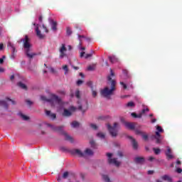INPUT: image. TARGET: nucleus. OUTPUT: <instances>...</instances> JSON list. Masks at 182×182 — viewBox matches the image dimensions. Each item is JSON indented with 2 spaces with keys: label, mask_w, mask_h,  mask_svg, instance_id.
Listing matches in <instances>:
<instances>
[{
  "label": "nucleus",
  "mask_w": 182,
  "mask_h": 182,
  "mask_svg": "<svg viewBox=\"0 0 182 182\" xmlns=\"http://www.w3.org/2000/svg\"><path fill=\"white\" fill-rule=\"evenodd\" d=\"M111 75L107 77L108 81L111 83L110 86L105 87L104 88L101 89L100 93L102 97H106V99H110L111 96H113V92L116 90V81L114 80H112L111 76H114V73H113L112 70H110Z\"/></svg>",
  "instance_id": "obj_1"
},
{
  "label": "nucleus",
  "mask_w": 182,
  "mask_h": 182,
  "mask_svg": "<svg viewBox=\"0 0 182 182\" xmlns=\"http://www.w3.org/2000/svg\"><path fill=\"white\" fill-rule=\"evenodd\" d=\"M23 42V46L24 48V52L28 58L32 59L33 56H36V53H31L32 52V44H31V41L29 40V37L28 36H25L24 38L18 41V43H21Z\"/></svg>",
  "instance_id": "obj_2"
},
{
  "label": "nucleus",
  "mask_w": 182,
  "mask_h": 182,
  "mask_svg": "<svg viewBox=\"0 0 182 182\" xmlns=\"http://www.w3.org/2000/svg\"><path fill=\"white\" fill-rule=\"evenodd\" d=\"M66 103L62 101V104H57L55 105V107L57 109H63L62 116L64 117H70L77 110V108L75 106H70L68 108H66Z\"/></svg>",
  "instance_id": "obj_3"
},
{
  "label": "nucleus",
  "mask_w": 182,
  "mask_h": 182,
  "mask_svg": "<svg viewBox=\"0 0 182 182\" xmlns=\"http://www.w3.org/2000/svg\"><path fill=\"white\" fill-rule=\"evenodd\" d=\"M50 100H48L46 97L42 95L41 96V100L43 102H50L53 107H55L57 105H62V98L58 97V95L50 94Z\"/></svg>",
  "instance_id": "obj_4"
},
{
  "label": "nucleus",
  "mask_w": 182,
  "mask_h": 182,
  "mask_svg": "<svg viewBox=\"0 0 182 182\" xmlns=\"http://www.w3.org/2000/svg\"><path fill=\"white\" fill-rule=\"evenodd\" d=\"M77 110H80L82 114L86 113L87 112V109H89V104L87 103V100L86 99H79L77 101Z\"/></svg>",
  "instance_id": "obj_5"
},
{
  "label": "nucleus",
  "mask_w": 182,
  "mask_h": 182,
  "mask_svg": "<svg viewBox=\"0 0 182 182\" xmlns=\"http://www.w3.org/2000/svg\"><path fill=\"white\" fill-rule=\"evenodd\" d=\"M106 127L112 137H116L117 136L119 129H120V124L118 122H114L112 127L110 125V124H107Z\"/></svg>",
  "instance_id": "obj_6"
},
{
  "label": "nucleus",
  "mask_w": 182,
  "mask_h": 182,
  "mask_svg": "<svg viewBox=\"0 0 182 182\" xmlns=\"http://www.w3.org/2000/svg\"><path fill=\"white\" fill-rule=\"evenodd\" d=\"M114 155L112 153H107V161L109 164H113L116 167H119L122 162L117 160V159L113 158Z\"/></svg>",
  "instance_id": "obj_7"
},
{
  "label": "nucleus",
  "mask_w": 182,
  "mask_h": 182,
  "mask_svg": "<svg viewBox=\"0 0 182 182\" xmlns=\"http://www.w3.org/2000/svg\"><path fill=\"white\" fill-rule=\"evenodd\" d=\"M124 126L125 127H127V129H129L130 130H134V132H136V130H139V129L141 127V126L136 127V124L133 122H125Z\"/></svg>",
  "instance_id": "obj_8"
},
{
  "label": "nucleus",
  "mask_w": 182,
  "mask_h": 182,
  "mask_svg": "<svg viewBox=\"0 0 182 182\" xmlns=\"http://www.w3.org/2000/svg\"><path fill=\"white\" fill-rule=\"evenodd\" d=\"M72 154L74 156H77V157H82L85 159V153L84 151L79 149H75L72 151Z\"/></svg>",
  "instance_id": "obj_9"
},
{
  "label": "nucleus",
  "mask_w": 182,
  "mask_h": 182,
  "mask_svg": "<svg viewBox=\"0 0 182 182\" xmlns=\"http://www.w3.org/2000/svg\"><path fill=\"white\" fill-rule=\"evenodd\" d=\"M8 48H9L10 49H11V59H15L16 55L15 53H16V48H15V46H14V44H12V43L9 42L8 43Z\"/></svg>",
  "instance_id": "obj_10"
},
{
  "label": "nucleus",
  "mask_w": 182,
  "mask_h": 182,
  "mask_svg": "<svg viewBox=\"0 0 182 182\" xmlns=\"http://www.w3.org/2000/svg\"><path fill=\"white\" fill-rule=\"evenodd\" d=\"M95 154V152L90 148H86L84 150V159H87V157H92Z\"/></svg>",
  "instance_id": "obj_11"
},
{
  "label": "nucleus",
  "mask_w": 182,
  "mask_h": 182,
  "mask_svg": "<svg viewBox=\"0 0 182 182\" xmlns=\"http://www.w3.org/2000/svg\"><path fill=\"white\" fill-rule=\"evenodd\" d=\"M60 59H63L64 56H66V46L65 44H61V46L60 47Z\"/></svg>",
  "instance_id": "obj_12"
},
{
  "label": "nucleus",
  "mask_w": 182,
  "mask_h": 182,
  "mask_svg": "<svg viewBox=\"0 0 182 182\" xmlns=\"http://www.w3.org/2000/svg\"><path fill=\"white\" fill-rule=\"evenodd\" d=\"M33 26H36L35 31L38 38H39V39H43V38H45V35L42 34V33L39 31L38 25L34 23Z\"/></svg>",
  "instance_id": "obj_13"
},
{
  "label": "nucleus",
  "mask_w": 182,
  "mask_h": 182,
  "mask_svg": "<svg viewBox=\"0 0 182 182\" xmlns=\"http://www.w3.org/2000/svg\"><path fill=\"white\" fill-rule=\"evenodd\" d=\"M152 139H155L158 144L161 143V135H160V132L158 131L155 132V135L152 136Z\"/></svg>",
  "instance_id": "obj_14"
},
{
  "label": "nucleus",
  "mask_w": 182,
  "mask_h": 182,
  "mask_svg": "<svg viewBox=\"0 0 182 182\" xmlns=\"http://www.w3.org/2000/svg\"><path fill=\"white\" fill-rule=\"evenodd\" d=\"M136 134H140L141 137L144 139V140H147L149 139V135L146 134L145 132H143L142 131H140L139 129H135Z\"/></svg>",
  "instance_id": "obj_15"
},
{
  "label": "nucleus",
  "mask_w": 182,
  "mask_h": 182,
  "mask_svg": "<svg viewBox=\"0 0 182 182\" xmlns=\"http://www.w3.org/2000/svg\"><path fill=\"white\" fill-rule=\"evenodd\" d=\"M166 156L168 160H171V159H174V156L171 154V149L170 147H167V151L166 152Z\"/></svg>",
  "instance_id": "obj_16"
},
{
  "label": "nucleus",
  "mask_w": 182,
  "mask_h": 182,
  "mask_svg": "<svg viewBox=\"0 0 182 182\" xmlns=\"http://www.w3.org/2000/svg\"><path fill=\"white\" fill-rule=\"evenodd\" d=\"M46 114L48 116V117L52 119L53 120L56 119V114L52 113L50 110L46 109Z\"/></svg>",
  "instance_id": "obj_17"
},
{
  "label": "nucleus",
  "mask_w": 182,
  "mask_h": 182,
  "mask_svg": "<svg viewBox=\"0 0 182 182\" xmlns=\"http://www.w3.org/2000/svg\"><path fill=\"white\" fill-rule=\"evenodd\" d=\"M96 136L101 140H105L106 139V134L105 132H99L96 134Z\"/></svg>",
  "instance_id": "obj_18"
},
{
  "label": "nucleus",
  "mask_w": 182,
  "mask_h": 182,
  "mask_svg": "<svg viewBox=\"0 0 182 182\" xmlns=\"http://www.w3.org/2000/svg\"><path fill=\"white\" fill-rule=\"evenodd\" d=\"M78 38L80 41L78 48L80 49V50H85L86 48L85 47H82V39H85V36L78 35Z\"/></svg>",
  "instance_id": "obj_19"
},
{
  "label": "nucleus",
  "mask_w": 182,
  "mask_h": 182,
  "mask_svg": "<svg viewBox=\"0 0 182 182\" xmlns=\"http://www.w3.org/2000/svg\"><path fill=\"white\" fill-rule=\"evenodd\" d=\"M17 85L18 86V87L23 89V90H28V87L26 86V85H25V83L22 82H18L17 83Z\"/></svg>",
  "instance_id": "obj_20"
},
{
  "label": "nucleus",
  "mask_w": 182,
  "mask_h": 182,
  "mask_svg": "<svg viewBox=\"0 0 182 182\" xmlns=\"http://www.w3.org/2000/svg\"><path fill=\"white\" fill-rule=\"evenodd\" d=\"M18 116L21 117V119H22V120L28 121L31 119L29 117H28L26 114L23 113H19Z\"/></svg>",
  "instance_id": "obj_21"
},
{
  "label": "nucleus",
  "mask_w": 182,
  "mask_h": 182,
  "mask_svg": "<svg viewBox=\"0 0 182 182\" xmlns=\"http://www.w3.org/2000/svg\"><path fill=\"white\" fill-rule=\"evenodd\" d=\"M129 139H130L134 149H136L138 147V145H137V141H136V139H133V137L132 136H129Z\"/></svg>",
  "instance_id": "obj_22"
},
{
  "label": "nucleus",
  "mask_w": 182,
  "mask_h": 182,
  "mask_svg": "<svg viewBox=\"0 0 182 182\" xmlns=\"http://www.w3.org/2000/svg\"><path fill=\"white\" fill-rule=\"evenodd\" d=\"M70 125L73 129H77V127H79L80 126V123H79V122L77 121H73L70 123Z\"/></svg>",
  "instance_id": "obj_23"
},
{
  "label": "nucleus",
  "mask_w": 182,
  "mask_h": 182,
  "mask_svg": "<svg viewBox=\"0 0 182 182\" xmlns=\"http://www.w3.org/2000/svg\"><path fill=\"white\" fill-rule=\"evenodd\" d=\"M63 70H64V75H69V66L68 65H63Z\"/></svg>",
  "instance_id": "obj_24"
},
{
  "label": "nucleus",
  "mask_w": 182,
  "mask_h": 182,
  "mask_svg": "<svg viewBox=\"0 0 182 182\" xmlns=\"http://www.w3.org/2000/svg\"><path fill=\"white\" fill-rule=\"evenodd\" d=\"M102 180H104L105 182H112L110 180V178L109 177V175H107V174H102Z\"/></svg>",
  "instance_id": "obj_25"
},
{
  "label": "nucleus",
  "mask_w": 182,
  "mask_h": 182,
  "mask_svg": "<svg viewBox=\"0 0 182 182\" xmlns=\"http://www.w3.org/2000/svg\"><path fill=\"white\" fill-rule=\"evenodd\" d=\"M161 179L164 180L165 181H169V182L172 181L171 177L168 175L162 176Z\"/></svg>",
  "instance_id": "obj_26"
},
{
  "label": "nucleus",
  "mask_w": 182,
  "mask_h": 182,
  "mask_svg": "<svg viewBox=\"0 0 182 182\" xmlns=\"http://www.w3.org/2000/svg\"><path fill=\"white\" fill-rule=\"evenodd\" d=\"M109 59L111 63H116V62L119 61V59H117V58H116V56H114V55L109 56Z\"/></svg>",
  "instance_id": "obj_27"
},
{
  "label": "nucleus",
  "mask_w": 182,
  "mask_h": 182,
  "mask_svg": "<svg viewBox=\"0 0 182 182\" xmlns=\"http://www.w3.org/2000/svg\"><path fill=\"white\" fill-rule=\"evenodd\" d=\"M135 162L139 164L144 163V158L140 156L136 157Z\"/></svg>",
  "instance_id": "obj_28"
},
{
  "label": "nucleus",
  "mask_w": 182,
  "mask_h": 182,
  "mask_svg": "<svg viewBox=\"0 0 182 182\" xmlns=\"http://www.w3.org/2000/svg\"><path fill=\"white\" fill-rule=\"evenodd\" d=\"M51 28L53 31H56V26H58V23L56 21H53V20H51Z\"/></svg>",
  "instance_id": "obj_29"
},
{
  "label": "nucleus",
  "mask_w": 182,
  "mask_h": 182,
  "mask_svg": "<svg viewBox=\"0 0 182 182\" xmlns=\"http://www.w3.org/2000/svg\"><path fill=\"white\" fill-rule=\"evenodd\" d=\"M21 78V76L19 75H11L10 80L14 81L15 79L16 80H18Z\"/></svg>",
  "instance_id": "obj_30"
},
{
  "label": "nucleus",
  "mask_w": 182,
  "mask_h": 182,
  "mask_svg": "<svg viewBox=\"0 0 182 182\" xmlns=\"http://www.w3.org/2000/svg\"><path fill=\"white\" fill-rule=\"evenodd\" d=\"M65 140H68V141H73V139L72 138V136H70L68 134H65Z\"/></svg>",
  "instance_id": "obj_31"
},
{
  "label": "nucleus",
  "mask_w": 182,
  "mask_h": 182,
  "mask_svg": "<svg viewBox=\"0 0 182 182\" xmlns=\"http://www.w3.org/2000/svg\"><path fill=\"white\" fill-rule=\"evenodd\" d=\"M90 144L92 149H95V147H96V141H95V140L93 139H91L90 141Z\"/></svg>",
  "instance_id": "obj_32"
},
{
  "label": "nucleus",
  "mask_w": 182,
  "mask_h": 182,
  "mask_svg": "<svg viewBox=\"0 0 182 182\" xmlns=\"http://www.w3.org/2000/svg\"><path fill=\"white\" fill-rule=\"evenodd\" d=\"M75 97H77V99H80V91L79 90H77L75 92Z\"/></svg>",
  "instance_id": "obj_33"
},
{
  "label": "nucleus",
  "mask_w": 182,
  "mask_h": 182,
  "mask_svg": "<svg viewBox=\"0 0 182 182\" xmlns=\"http://www.w3.org/2000/svg\"><path fill=\"white\" fill-rule=\"evenodd\" d=\"M92 97H96L97 96V91L95 88H92Z\"/></svg>",
  "instance_id": "obj_34"
},
{
  "label": "nucleus",
  "mask_w": 182,
  "mask_h": 182,
  "mask_svg": "<svg viewBox=\"0 0 182 182\" xmlns=\"http://www.w3.org/2000/svg\"><path fill=\"white\" fill-rule=\"evenodd\" d=\"M90 126L93 130H97V129H99V127H97V125L95 124H90Z\"/></svg>",
  "instance_id": "obj_35"
},
{
  "label": "nucleus",
  "mask_w": 182,
  "mask_h": 182,
  "mask_svg": "<svg viewBox=\"0 0 182 182\" xmlns=\"http://www.w3.org/2000/svg\"><path fill=\"white\" fill-rule=\"evenodd\" d=\"M127 107H134V102H129L127 104Z\"/></svg>",
  "instance_id": "obj_36"
},
{
  "label": "nucleus",
  "mask_w": 182,
  "mask_h": 182,
  "mask_svg": "<svg viewBox=\"0 0 182 182\" xmlns=\"http://www.w3.org/2000/svg\"><path fill=\"white\" fill-rule=\"evenodd\" d=\"M153 150H154L155 154H160V151H161L160 149L154 148Z\"/></svg>",
  "instance_id": "obj_37"
},
{
  "label": "nucleus",
  "mask_w": 182,
  "mask_h": 182,
  "mask_svg": "<svg viewBox=\"0 0 182 182\" xmlns=\"http://www.w3.org/2000/svg\"><path fill=\"white\" fill-rule=\"evenodd\" d=\"M0 106H4L5 107H6V106H7L6 102H5L4 100H0Z\"/></svg>",
  "instance_id": "obj_38"
},
{
  "label": "nucleus",
  "mask_w": 182,
  "mask_h": 182,
  "mask_svg": "<svg viewBox=\"0 0 182 182\" xmlns=\"http://www.w3.org/2000/svg\"><path fill=\"white\" fill-rule=\"evenodd\" d=\"M26 104L28 105V106H32V105H33V102H32V101L27 100L26 101Z\"/></svg>",
  "instance_id": "obj_39"
},
{
  "label": "nucleus",
  "mask_w": 182,
  "mask_h": 182,
  "mask_svg": "<svg viewBox=\"0 0 182 182\" xmlns=\"http://www.w3.org/2000/svg\"><path fill=\"white\" fill-rule=\"evenodd\" d=\"M69 176V173L68 172H65L63 174V178H68V176Z\"/></svg>",
  "instance_id": "obj_40"
},
{
  "label": "nucleus",
  "mask_w": 182,
  "mask_h": 182,
  "mask_svg": "<svg viewBox=\"0 0 182 182\" xmlns=\"http://www.w3.org/2000/svg\"><path fill=\"white\" fill-rule=\"evenodd\" d=\"M120 85L124 87V89H127V85L124 82H120Z\"/></svg>",
  "instance_id": "obj_41"
},
{
  "label": "nucleus",
  "mask_w": 182,
  "mask_h": 182,
  "mask_svg": "<svg viewBox=\"0 0 182 182\" xmlns=\"http://www.w3.org/2000/svg\"><path fill=\"white\" fill-rule=\"evenodd\" d=\"M156 130H157V132H159V133H162V132H163V129L161 128V127H159V126L156 127Z\"/></svg>",
  "instance_id": "obj_42"
},
{
  "label": "nucleus",
  "mask_w": 182,
  "mask_h": 182,
  "mask_svg": "<svg viewBox=\"0 0 182 182\" xmlns=\"http://www.w3.org/2000/svg\"><path fill=\"white\" fill-rule=\"evenodd\" d=\"M67 35H72V30H70V28H67Z\"/></svg>",
  "instance_id": "obj_43"
},
{
  "label": "nucleus",
  "mask_w": 182,
  "mask_h": 182,
  "mask_svg": "<svg viewBox=\"0 0 182 182\" xmlns=\"http://www.w3.org/2000/svg\"><path fill=\"white\" fill-rule=\"evenodd\" d=\"M146 112H149V109L146 107V108H144L142 109V114H144V113H146Z\"/></svg>",
  "instance_id": "obj_44"
},
{
  "label": "nucleus",
  "mask_w": 182,
  "mask_h": 182,
  "mask_svg": "<svg viewBox=\"0 0 182 182\" xmlns=\"http://www.w3.org/2000/svg\"><path fill=\"white\" fill-rule=\"evenodd\" d=\"M82 84H83V80H79L77 82V85H78V86H80V85H82Z\"/></svg>",
  "instance_id": "obj_45"
},
{
  "label": "nucleus",
  "mask_w": 182,
  "mask_h": 182,
  "mask_svg": "<svg viewBox=\"0 0 182 182\" xmlns=\"http://www.w3.org/2000/svg\"><path fill=\"white\" fill-rule=\"evenodd\" d=\"M85 59H88V58H92V54H86L85 55Z\"/></svg>",
  "instance_id": "obj_46"
},
{
  "label": "nucleus",
  "mask_w": 182,
  "mask_h": 182,
  "mask_svg": "<svg viewBox=\"0 0 182 182\" xmlns=\"http://www.w3.org/2000/svg\"><path fill=\"white\" fill-rule=\"evenodd\" d=\"M131 115L132 116V117H134L135 119L137 118V115H136V114L134 113V112H132V113L131 114Z\"/></svg>",
  "instance_id": "obj_47"
},
{
  "label": "nucleus",
  "mask_w": 182,
  "mask_h": 182,
  "mask_svg": "<svg viewBox=\"0 0 182 182\" xmlns=\"http://www.w3.org/2000/svg\"><path fill=\"white\" fill-rule=\"evenodd\" d=\"M148 160H149V161H153V160H154V157H153V156H149V157L148 158Z\"/></svg>",
  "instance_id": "obj_48"
},
{
  "label": "nucleus",
  "mask_w": 182,
  "mask_h": 182,
  "mask_svg": "<svg viewBox=\"0 0 182 182\" xmlns=\"http://www.w3.org/2000/svg\"><path fill=\"white\" fill-rule=\"evenodd\" d=\"M118 156L119 157H123V152L122 151L118 152Z\"/></svg>",
  "instance_id": "obj_49"
},
{
  "label": "nucleus",
  "mask_w": 182,
  "mask_h": 182,
  "mask_svg": "<svg viewBox=\"0 0 182 182\" xmlns=\"http://www.w3.org/2000/svg\"><path fill=\"white\" fill-rule=\"evenodd\" d=\"M49 70L51 72V73H55V69H53V68H50Z\"/></svg>",
  "instance_id": "obj_50"
},
{
  "label": "nucleus",
  "mask_w": 182,
  "mask_h": 182,
  "mask_svg": "<svg viewBox=\"0 0 182 182\" xmlns=\"http://www.w3.org/2000/svg\"><path fill=\"white\" fill-rule=\"evenodd\" d=\"M176 171H177L178 173H182V169L180 168H178L176 169Z\"/></svg>",
  "instance_id": "obj_51"
},
{
  "label": "nucleus",
  "mask_w": 182,
  "mask_h": 182,
  "mask_svg": "<svg viewBox=\"0 0 182 182\" xmlns=\"http://www.w3.org/2000/svg\"><path fill=\"white\" fill-rule=\"evenodd\" d=\"M43 29H45L46 33H48V28H46V26H45V25L43 24Z\"/></svg>",
  "instance_id": "obj_52"
},
{
  "label": "nucleus",
  "mask_w": 182,
  "mask_h": 182,
  "mask_svg": "<svg viewBox=\"0 0 182 182\" xmlns=\"http://www.w3.org/2000/svg\"><path fill=\"white\" fill-rule=\"evenodd\" d=\"M2 49H4V44L0 43V50H2Z\"/></svg>",
  "instance_id": "obj_53"
},
{
  "label": "nucleus",
  "mask_w": 182,
  "mask_h": 182,
  "mask_svg": "<svg viewBox=\"0 0 182 182\" xmlns=\"http://www.w3.org/2000/svg\"><path fill=\"white\" fill-rule=\"evenodd\" d=\"M60 95H66V92L65 91H60Z\"/></svg>",
  "instance_id": "obj_54"
},
{
  "label": "nucleus",
  "mask_w": 182,
  "mask_h": 182,
  "mask_svg": "<svg viewBox=\"0 0 182 182\" xmlns=\"http://www.w3.org/2000/svg\"><path fill=\"white\" fill-rule=\"evenodd\" d=\"M85 52H82V53H80V58H83V56L85 55Z\"/></svg>",
  "instance_id": "obj_55"
},
{
  "label": "nucleus",
  "mask_w": 182,
  "mask_h": 182,
  "mask_svg": "<svg viewBox=\"0 0 182 182\" xmlns=\"http://www.w3.org/2000/svg\"><path fill=\"white\" fill-rule=\"evenodd\" d=\"M142 115H143V113L141 112V114L137 115V118H139V119L141 118Z\"/></svg>",
  "instance_id": "obj_56"
},
{
  "label": "nucleus",
  "mask_w": 182,
  "mask_h": 182,
  "mask_svg": "<svg viewBox=\"0 0 182 182\" xmlns=\"http://www.w3.org/2000/svg\"><path fill=\"white\" fill-rule=\"evenodd\" d=\"M156 118H154L151 119V123H156Z\"/></svg>",
  "instance_id": "obj_57"
},
{
  "label": "nucleus",
  "mask_w": 182,
  "mask_h": 182,
  "mask_svg": "<svg viewBox=\"0 0 182 182\" xmlns=\"http://www.w3.org/2000/svg\"><path fill=\"white\" fill-rule=\"evenodd\" d=\"M42 19H43L42 16H40L39 18H38V21H39L40 22H42Z\"/></svg>",
  "instance_id": "obj_58"
},
{
  "label": "nucleus",
  "mask_w": 182,
  "mask_h": 182,
  "mask_svg": "<svg viewBox=\"0 0 182 182\" xmlns=\"http://www.w3.org/2000/svg\"><path fill=\"white\" fill-rule=\"evenodd\" d=\"M93 67H92V66H89L88 67V70H93Z\"/></svg>",
  "instance_id": "obj_59"
},
{
  "label": "nucleus",
  "mask_w": 182,
  "mask_h": 182,
  "mask_svg": "<svg viewBox=\"0 0 182 182\" xmlns=\"http://www.w3.org/2000/svg\"><path fill=\"white\" fill-rule=\"evenodd\" d=\"M153 173H154V171H148V174H153Z\"/></svg>",
  "instance_id": "obj_60"
},
{
  "label": "nucleus",
  "mask_w": 182,
  "mask_h": 182,
  "mask_svg": "<svg viewBox=\"0 0 182 182\" xmlns=\"http://www.w3.org/2000/svg\"><path fill=\"white\" fill-rule=\"evenodd\" d=\"M4 63V58H0V64Z\"/></svg>",
  "instance_id": "obj_61"
},
{
  "label": "nucleus",
  "mask_w": 182,
  "mask_h": 182,
  "mask_svg": "<svg viewBox=\"0 0 182 182\" xmlns=\"http://www.w3.org/2000/svg\"><path fill=\"white\" fill-rule=\"evenodd\" d=\"M80 76H81V77H85V75L82 73H80Z\"/></svg>",
  "instance_id": "obj_62"
},
{
  "label": "nucleus",
  "mask_w": 182,
  "mask_h": 182,
  "mask_svg": "<svg viewBox=\"0 0 182 182\" xmlns=\"http://www.w3.org/2000/svg\"><path fill=\"white\" fill-rule=\"evenodd\" d=\"M176 164H181V161H180L178 160V161H176Z\"/></svg>",
  "instance_id": "obj_63"
},
{
  "label": "nucleus",
  "mask_w": 182,
  "mask_h": 182,
  "mask_svg": "<svg viewBox=\"0 0 182 182\" xmlns=\"http://www.w3.org/2000/svg\"><path fill=\"white\" fill-rule=\"evenodd\" d=\"M156 182H163V181L160 180V179H158L156 181Z\"/></svg>",
  "instance_id": "obj_64"
}]
</instances>
